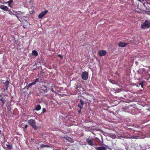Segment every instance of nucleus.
I'll list each match as a JSON object with an SVG mask.
<instances>
[{
    "label": "nucleus",
    "mask_w": 150,
    "mask_h": 150,
    "mask_svg": "<svg viewBox=\"0 0 150 150\" xmlns=\"http://www.w3.org/2000/svg\"><path fill=\"white\" fill-rule=\"evenodd\" d=\"M35 85V83L33 82L29 83V84L27 86V90H28L29 88L31 87L32 85Z\"/></svg>",
    "instance_id": "nucleus-19"
},
{
    "label": "nucleus",
    "mask_w": 150,
    "mask_h": 150,
    "mask_svg": "<svg viewBox=\"0 0 150 150\" xmlns=\"http://www.w3.org/2000/svg\"><path fill=\"white\" fill-rule=\"evenodd\" d=\"M104 146L97 147L95 148L96 150H106L108 149V146L105 144Z\"/></svg>",
    "instance_id": "nucleus-9"
},
{
    "label": "nucleus",
    "mask_w": 150,
    "mask_h": 150,
    "mask_svg": "<svg viewBox=\"0 0 150 150\" xmlns=\"http://www.w3.org/2000/svg\"><path fill=\"white\" fill-rule=\"evenodd\" d=\"M0 101L2 103V106L4 105L6 102V100L4 99L3 98L0 99Z\"/></svg>",
    "instance_id": "nucleus-18"
},
{
    "label": "nucleus",
    "mask_w": 150,
    "mask_h": 150,
    "mask_svg": "<svg viewBox=\"0 0 150 150\" xmlns=\"http://www.w3.org/2000/svg\"><path fill=\"white\" fill-rule=\"evenodd\" d=\"M107 54L106 51L101 50L98 51V54L100 57L105 56Z\"/></svg>",
    "instance_id": "nucleus-6"
},
{
    "label": "nucleus",
    "mask_w": 150,
    "mask_h": 150,
    "mask_svg": "<svg viewBox=\"0 0 150 150\" xmlns=\"http://www.w3.org/2000/svg\"><path fill=\"white\" fill-rule=\"evenodd\" d=\"M1 131L0 130V134L1 133Z\"/></svg>",
    "instance_id": "nucleus-32"
},
{
    "label": "nucleus",
    "mask_w": 150,
    "mask_h": 150,
    "mask_svg": "<svg viewBox=\"0 0 150 150\" xmlns=\"http://www.w3.org/2000/svg\"><path fill=\"white\" fill-rule=\"evenodd\" d=\"M41 109V107L40 105H38L35 108V110L37 111H38Z\"/></svg>",
    "instance_id": "nucleus-17"
},
{
    "label": "nucleus",
    "mask_w": 150,
    "mask_h": 150,
    "mask_svg": "<svg viewBox=\"0 0 150 150\" xmlns=\"http://www.w3.org/2000/svg\"><path fill=\"white\" fill-rule=\"evenodd\" d=\"M9 83V82L8 80H7L4 83L5 85L6 89V90H7L8 89Z\"/></svg>",
    "instance_id": "nucleus-13"
},
{
    "label": "nucleus",
    "mask_w": 150,
    "mask_h": 150,
    "mask_svg": "<svg viewBox=\"0 0 150 150\" xmlns=\"http://www.w3.org/2000/svg\"><path fill=\"white\" fill-rule=\"evenodd\" d=\"M64 139H65L66 140H67L69 142H73L72 139L71 137H69L67 136L65 137H64Z\"/></svg>",
    "instance_id": "nucleus-16"
},
{
    "label": "nucleus",
    "mask_w": 150,
    "mask_h": 150,
    "mask_svg": "<svg viewBox=\"0 0 150 150\" xmlns=\"http://www.w3.org/2000/svg\"><path fill=\"white\" fill-rule=\"evenodd\" d=\"M129 44L128 43H124L120 42L118 43V45L119 47H126Z\"/></svg>",
    "instance_id": "nucleus-10"
},
{
    "label": "nucleus",
    "mask_w": 150,
    "mask_h": 150,
    "mask_svg": "<svg viewBox=\"0 0 150 150\" xmlns=\"http://www.w3.org/2000/svg\"><path fill=\"white\" fill-rule=\"evenodd\" d=\"M32 54L33 55L35 56H37L38 55V52L36 50H33L32 52Z\"/></svg>",
    "instance_id": "nucleus-20"
},
{
    "label": "nucleus",
    "mask_w": 150,
    "mask_h": 150,
    "mask_svg": "<svg viewBox=\"0 0 150 150\" xmlns=\"http://www.w3.org/2000/svg\"><path fill=\"white\" fill-rule=\"evenodd\" d=\"M6 146L8 149H11L13 148V146L12 145H11L9 144H6Z\"/></svg>",
    "instance_id": "nucleus-21"
},
{
    "label": "nucleus",
    "mask_w": 150,
    "mask_h": 150,
    "mask_svg": "<svg viewBox=\"0 0 150 150\" xmlns=\"http://www.w3.org/2000/svg\"><path fill=\"white\" fill-rule=\"evenodd\" d=\"M28 122L29 124L31 126L35 129H37V127L36 125L35 120L31 119L28 121Z\"/></svg>",
    "instance_id": "nucleus-3"
},
{
    "label": "nucleus",
    "mask_w": 150,
    "mask_h": 150,
    "mask_svg": "<svg viewBox=\"0 0 150 150\" xmlns=\"http://www.w3.org/2000/svg\"><path fill=\"white\" fill-rule=\"evenodd\" d=\"M137 0L139 1H141V0Z\"/></svg>",
    "instance_id": "nucleus-33"
},
{
    "label": "nucleus",
    "mask_w": 150,
    "mask_h": 150,
    "mask_svg": "<svg viewBox=\"0 0 150 150\" xmlns=\"http://www.w3.org/2000/svg\"><path fill=\"white\" fill-rule=\"evenodd\" d=\"M57 56L58 57H60L61 58V59H62L63 58V57L60 54H58Z\"/></svg>",
    "instance_id": "nucleus-26"
},
{
    "label": "nucleus",
    "mask_w": 150,
    "mask_h": 150,
    "mask_svg": "<svg viewBox=\"0 0 150 150\" xmlns=\"http://www.w3.org/2000/svg\"><path fill=\"white\" fill-rule=\"evenodd\" d=\"M80 103L78 104V106L80 108V110H81L83 108V106L84 104V103L83 101L81 99L80 100Z\"/></svg>",
    "instance_id": "nucleus-11"
},
{
    "label": "nucleus",
    "mask_w": 150,
    "mask_h": 150,
    "mask_svg": "<svg viewBox=\"0 0 150 150\" xmlns=\"http://www.w3.org/2000/svg\"><path fill=\"white\" fill-rule=\"evenodd\" d=\"M45 96H47V94H46V95H45Z\"/></svg>",
    "instance_id": "nucleus-31"
},
{
    "label": "nucleus",
    "mask_w": 150,
    "mask_h": 150,
    "mask_svg": "<svg viewBox=\"0 0 150 150\" xmlns=\"http://www.w3.org/2000/svg\"><path fill=\"white\" fill-rule=\"evenodd\" d=\"M81 112V110H80H80L78 111V113H80Z\"/></svg>",
    "instance_id": "nucleus-29"
},
{
    "label": "nucleus",
    "mask_w": 150,
    "mask_h": 150,
    "mask_svg": "<svg viewBox=\"0 0 150 150\" xmlns=\"http://www.w3.org/2000/svg\"><path fill=\"white\" fill-rule=\"evenodd\" d=\"M28 127V126L27 125H25L24 126V130H25V129H26Z\"/></svg>",
    "instance_id": "nucleus-28"
},
{
    "label": "nucleus",
    "mask_w": 150,
    "mask_h": 150,
    "mask_svg": "<svg viewBox=\"0 0 150 150\" xmlns=\"http://www.w3.org/2000/svg\"><path fill=\"white\" fill-rule=\"evenodd\" d=\"M86 142L91 146H93L95 145V143L93 139L87 138L86 139Z\"/></svg>",
    "instance_id": "nucleus-5"
},
{
    "label": "nucleus",
    "mask_w": 150,
    "mask_h": 150,
    "mask_svg": "<svg viewBox=\"0 0 150 150\" xmlns=\"http://www.w3.org/2000/svg\"><path fill=\"white\" fill-rule=\"evenodd\" d=\"M141 27L143 29L149 28L150 27V22L146 20L141 24Z\"/></svg>",
    "instance_id": "nucleus-2"
},
{
    "label": "nucleus",
    "mask_w": 150,
    "mask_h": 150,
    "mask_svg": "<svg viewBox=\"0 0 150 150\" xmlns=\"http://www.w3.org/2000/svg\"><path fill=\"white\" fill-rule=\"evenodd\" d=\"M48 12V11L46 10L44 11L41 12L38 15V17L39 18H42Z\"/></svg>",
    "instance_id": "nucleus-7"
},
{
    "label": "nucleus",
    "mask_w": 150,
    "mask_h": 150,
    "mask_svg": "<svg viewBox=\"0 0 150 150\" xmlns=\"http://www.w3.org/2000/svg\"><path fill=\"white\" fill-rule=\"evenodd\" d=\"M46 112V109L45 108H43L42 109V113H45Z\"/></svg>",
    "instance_id": "nucleus-25"
},
{
    "label": "nucleus",
    "mask_w": 150,
    "mask_h": 150,
    "mask_svg": "<svg viewBox=\"0 0 150 150\" xmlns=\"http://www.w3.org/2000/svg\"><path fill=\"white\" fill-rule=\"evenodd\" d=\"M16 16L17 18L18 19V20H19V17H18V16Z\"/></svg>",
    "instance_id": "nucleus-30"
},
{
    "label": "nucleus",
    "mask_w": 150,
    "mask_h": 150,
    "mask_svg": "<svg viewBox=\"0 0 150 150\" xmlns=\"http://www.w3.org/2000/svg\"><path fill=\"white\" fill-rule=\"evenodd\" d=\"M50 91H52V92H54V93H56L54 91V90L53 88H51V89H50Z\"/></svg>",
    "instance_id": "nucleus-27"
},
{
    "label": "nucleus",
    "mask_w": 150,
    "mask_h": 150,
    "mask_svg": "<svg viewBox=\"0 0 150 150\" xmlns=\"http://www.w3.org/2000/svg\"><path fill=\"white\" fill-rule=\"evenodd\" d=\"M39 81V79L38 78H37L34 80V81L33 83H35V84L36 83V82H38Z\"/></svg>",
    "instance_id": "nucleus-23"
},
{
    "label": "nucleus",
    "mask_w": 150,
    "mask_h": 150,
    "mask_svg": "<svg viewBox=\"0 0 150 150\" xmlns=\"http://www.w3.org/2000/svg\"><path fill=\"white\" fill-rule=\"evenodd\" d=\"M144 81H143L141 82H140L139 84V85H141V87L142 88H143V82H144Z\"/></svg>",
    "instance_id": "nucleus-24"
},
{
    "label": "nucleus",
    "mask_w": 150,
    "mask_h": 150,
    "mask_svg": "<svg viewBox=\"0 0 150 150\" xmlns=\"http://www.w3.org/2000/svg\"><path fill=\"white\" fill-rule=\"evenodd\" d=\"M82 79L84 80H87L88 77V73L87 71L83 72L81 74Z\"/></svg>",
    "instance_id": "nucleus-4"
},
{
    "label": "nucleus",
    "mask_w": 150,
    "mask_h": 150,
    "mask_svg": "<svg viewBox=\"0 0 150 150\" xmlns=\"http://www.w3.org/2000/svg\"><path fill=\"white\" fill-rule=\"evenodd\" d=\"M50 147L51 146L49 145L42 144L40 146V149H42L45 147L50 148Z\"/></svg>",
    "instance_id": "nucleus-15"
},
{
    "label": "nucleus",
    "mask_w": 150,
    "mask_h": 150,
    "mask_svg": "<svg viewBox=\"0 0 150 150\" xmlns=\"http://www.w3.org/2000/svg\"><path fill=\"white\" fill-rule=\"evenodd\" d=\"M13 0H10L8 1V5L9 6H11V4L13 3Z\"/></svg>",
    "instance_id": "nucleus-22"
},
{
    "label": "nucleus",
    "mask_w": 150,
    "mask_h": 150,
    "mask_svg": "<svg viewBox=\"0 0 150 150\" xmlns=\"http://www.w3.org/2000/svg\"><path fill=\"white\" fill-rule=\"evenodd\" d=\"M18 12H20V13H21V11H18Z\"/></svg>",
    "instance_id": "nucleus-34"
},
{
    "label": "nucleus",
    "mask_w": 150,
    "mask_h": 150,
    "mask_svg": "<svg viewBox=\"0 0 150 150\" xmlns=\"http://www.w3.org/2000/svg\"><path fill=\"white\" fill-rule=\"evenodd\" d=\"M38 90L39 93L40 94L46 93L48 91L47 87L43 85H42L40 88H38Z\"/></svg>",
    "instance_id": "nucleus-1"
},
{
    "label": "nucleus",
    "mask_w": 150,
    "mask_h": 150,
    "mask_svg": "<svg viewBox=\"0 0 150 150\" xmlns=\"http://www.w3.org/2000/svg\"><path fill=\"white\" fill-rule=\"evenodd\" d=\"M1 8L3 9V10L5 11H9V8L7 6H1Z\"/></svg>",
    "instance_id": "nucleus-12"
},
{
    "label": "nucleus",
    "mask_w": 150,
    "mask_h": 150,
    "mask_svg": "<svg viewBox=\"0 0 150 150\" xmlns=\"http://www.w3.org/2000/svg\"><path fill=\"white\" fill-rule=\"evenodd\" d=\"M138 74L144 75L146 74V71L144 68L139 69L137 71Z\"/></svg>",
    "instance_id": "nucleus-8"
},
{
    "label": "nucleus",
    "mask_w": 150,
    "mask_h": 150,
    "mask_svg": "<svg viewBox=\"0 0 150 150\" xmlns=\"http://www.w3.org/2000/svg\"><path fill=\"white\" fill-rule=\"evenodd\" d=\"M75 89H76L77 91H81V90H80V88L81 89H83L81 87V85L80 84H77L76 86H75Z\"/></svg>",
    "instance_id": "nucleus-14"
}]
</instances>
